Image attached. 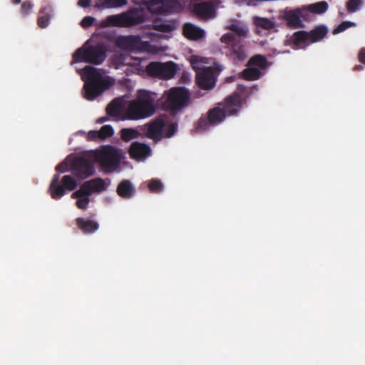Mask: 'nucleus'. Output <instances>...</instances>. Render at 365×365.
Segmentation results:
<instances>
[{"label": "nucleus", "mask_w": 365, "mask_h": 365, "mask_svg": "<svg viewBox=\"0 0 365 365\" xmlns=\"http://www.w3.org/2000/svg\"><path fill=\"white\" fill-rule=\"evenodd\" d=\"M177 130L176 123L168 117H160L142 127V131L148 138L158 140L170 138Z\"/></svg>", "instance_id": "423d86ee"}, {"label": "nucleus", "mask_w": 365, "mask_h": 365, "mask_svg": "<svg viewBox=\"0 0 365 365\" xmlns=\"http://www.w3.org/2000/svg\"><path fill=\"white\" fill-rule=\"evenodd\" d=\"M113 129L110 125H104L99 130V135L101 139H104L113 135Z\"/></svg>", "instance_id": "c9c22d12"}, {"label": "nucleus", "mask_w": 365, "mask_h": 365, "mask_svg": "<svg viewBox=\"0 0 365 365\" xmlns=\"http://www.w3.org/2000/svg\"><path fill=\"white\" fill-rule=\"evenodd\" d=\"M124 155L121 150L110 145L103 146L89 151L84 158L76 159L75 156L69 155L56 167V170L64 173L71 170L76 176L83 179L93 173V163H98L106 172H113L118 168Z\"/></svg>", "instance_id": "f257e3e1"}, {"label": "nucleus", "mask_w": 365, "mask_h": 365, "mask_svg": "<svg viewBox=\"0 0 365 365\" xmlns=\"http://www.w3.org/2000/svg\"><path fill=\"white\" fill-rule=\"evenodd\" d=\"M328 29L324 26H320L309 33L311 43H315L322 40L327 34Z\"/></svg>", "instance_id": "c756f323"}, {"label": "nucleus", "mask_w": 365, "mask_h": 365, "mask_svg": "<svg viewBox=\"0 0 365 365\" xmlns=\"http://www.w3.org/2000/svg\"><path fill=\"white\" fill-rule=\"evenodd\" d=\"M157 37H159V36L155 34H151V36H150V38L152 41H153Z\"/></svg>", "instance_id": "a18cd8bd"}, {"label": "nucleus", "mask_w": 365, "mask_h": 365, "mask_svg": "<svg viewBox=\"0 0 365 365\" xmlns=\"http://www.w3.org/2000/svg\"><path fill=\"white\" fill-rule=\"evenodd\" d=\"M32 8V6L30 3L29 2H24L23 4H22V11L24 14H28L29 11Z\"/></svg>", "instance_id": "a19ab883"}, {"label": "nucleus", "mask_w": 365, "mask_h": 365, "mask_svg": "<svg viewBox=\"0 0 365 365\" xmlns=\"http://www.w3.org/2000/svg\"><path fill=\"white\" fill-rule=\"evenodd\" d=\"M154 28L155 30H158L165 34H162L160 37L163 38H170L171 36L169 35L173 30L175 29V25L174 24H156L154 25Z\"/></svg>", "instance_id": "473e14b6"}, {"label": "nucleus", "mask_w": 365, "mask_h": 365, "mask_svg": "<svg viewBox=\"0 0 365 365\" xmlns=\"http://www.w3.org/2000/svg\"><path fill=\"white\" fill-rule=\"evenodd\" d=\"M91 43V41H88L74 53L72 64L79 62L101 64L104 61L106 58L104 48L101 46H93Z\"/></svg>", "instance_id": "0eeeda50"}, {"label": "nucleus", "mask_w": 365, "mask_h": 365, "mask_svg": "<svg viewBox=\"0 0 365 365\" xmlns=\"http://www.w3.org/2000/svg\"><path fill=\"white\" fill-rule=\"evenodd\" d=\"M184 36L191 40H197L205 36V32L200 28L195 25L187 23L183 26Z\"/></svg>", "instance_id": "393cba45"}, {"label": "nucleus", "mask_w": 365, "mask_h": 365, "mask_svg": "<svg viewBox=\"0 0 365 365\" xmlns=\"http://www.w3.org/2000/svg\"><path fill=\"white\" fill-rule=\"evenodd\" d=\"M145 7L152 13L177 11L181 9L176 0H151L145 2Z\"/></svg>", "instance_id": "2eb2a0df"}, {"label": "nucleus", "mask_w": 365, "mask_h": 365, "mask_svg": "<svg viewBox=\"0 0 365 365\" xmlns=\"http://www.w3.org/2000/svg\"><path fill=\"white\" fill-rule=\"evenodd\" d=\"M305 9L297 10H284L280 13V18L285 20L290 26L298 27L301 26L300 17L304 16Z\"/></svg>", "instance_id": "a211bd4d"}, {"label": "nucleus", "mask_w": 365, "mask_h": 365, "mask_svg": "<svg viewBox=\"0 0 365 365\" xmlns=\"http://www.w3.org/2000/svg\"><path fill=\"white\" fill-rule=\"evenodd\" d=\"M359 58L361 62L365 63V48L361 50Z\"/></svg>", "instance_id": "37998d69"}, {"label": "nucleus", "mask_w": 365, "mask_h": 365, "mask_svg": "<svg viewBox=\"0 0 365 365\" xmlns=\"http://www.w3.org/2000/svg\"><path fill=\"white\" fill-rule=\"evenodd\" d=\"M95 21V19L91 16H86L83 18L81 22V26L83 28H87L91 26L93 22Z\"/></svg>", "instance_id": "58836bf2"}, {"label": "nucleus", "mask_w": 365, "mask_h": 365, "mask_svg": "<svg viewBox=\"0 0 365 365\" xmlns=\"http://www.w3.org/2000/svg\"><path fill=\"white\" fill-rule=\"evenodd\" d=\"M121 138L124 141H130L133 139L137 138L140 136V133L133 128H124L120 131Z\"/></svg>", "instance_id": "72a5a7b5"}, {"label": "nucleus", "mask_w": 365, "mask_h": 365, "mask_svg": "<svg viewBox=\"0 0 365 365\" xmlns=\"http://www.w3.org/2000/svg\"><path fill=\"white\" fill-rule=\"evenodd\" d=\"M148 187L150 191L153 192H159L163 188L162 182L157 180H151L148 184Z\"/></svg>", "instance_id": "e433bc0d"}, {"label": "nucleus", "mask_w": 365, "mask_h": 365, "mask_svg": "<svg viewBox=\"0 0 365 365\" xmlns=\"http://www.w3.org/2000/svg\"><path fill=\"white\" fill-rule=\"evenodd\" d=\"M113 64L116 68H120L123 65H128L133 67V71L137 72L140 75L144 73V71L140 66V62L138 59H132L130 56L120 55L113 61Z\"/></svg>", "instance_id": "412c9836"}, {"label": "nucleus", "mask_w": 365, "mask_h": 365, "mask_svg": "<svg viewBox=\"0 0 365 365\" xmlns=\"http://www.w3.org/2000/svg\"><path fill=\"white\" fill-rule=\"evenodd\" d=\"M225 29L234 31L239 37H245L249 34L247 26L242 21L238 19H230Z\"/></svg>", "instance_id": "4be33fe9"}, {"label": "nucleus", "mask_w": 365, "mask_h": 365, "mask_svg": "<svg viewBox=\"0 0 365 365\" xmlns=\"http://www.w3.org/2000/svg\"><path fill=\"white\" fill-rule=\"evenodd\" d=\"M59 184V175H54L48 187V193L54 200L61 199L66 193V190H73L77 186V182L71 175H64Z\"/></svg>", "instance_id": "9b49d317"}, {"label": "nucleus", "mask_w": 365, "mask_h": 365, "mask_svg": "<svg viewBox=\"0 0 365 365\" xmlns=\"http://www.w3.org/2000/svg\"><path fill=\"white\" fill-rule=\"evenodd\" d=\"M220 48L223 53L235 61H243L247 56L244 48L231 33H226L221 36Z\"/></svg>", "instance_id": "1a4fd4ad"}, {"label": "nucleus", "mask_w": 365, "mask_h": 365, "mask_svg": "<svg viewBox=\"0 0 365 365\" xmlns=\"http://www.w3.org/2000/svg\"><path fill=\"white\" fill-rule=\"evenodd\" d=\"M242 107V101L238 95L227 98L224 104H220L211 110L207 117L202 118L198 121L196 130L198 132L207 130L224 120L226 116L236 113Z\"/></svg>", "instance_id": "7ed1b4c3"}, {"label": "nucleus", "mask_w": 365, "mask_h": 365, "mask_svg": "<svg viewBox=\"0 0 365 365\" xmlns=\"http://www.w3.org/2000/svg\"><path fill=\"white\" fill-rule=\"evenodd\" d=\"M126 3V0H96V6L101 9H113L123 6Z\"/></svg>", "instance_id": "bb28decb"}, {"label": "nucleus", "mask_w": 365, "mask_h": 365, "mask_svg": "<svg viewBox=\"0 0 365 365\" xmlns=\"http://www.w3.org/2000/svg\"><path fill=\"white\" fill-rule=\"evenodd\" d=\"M266 67V58L260 55L255 56L249 61L247 68L242 72V76L249 81L257 80L262 75V71Z\"/></svg>", "instance_id": "4468645a"}, {"label": "nucleus", "mask_w": 365, "mask_h": 365, "mask_svg": "<svg viewBox=\"0 0 365 365\" xmlns=\"http://www.w3.org/2000/svg\"><path fill=\"white\" fill-rule=\"evenodd\" d=\"M21 1V0H14V2L15 4H19Z\"/></svg>", "instance_id": "49530a36"}, {"label": "nucleus", "mask_w": 365, "mask_h": 365, "mask_svg": "<svg viewBox=\"0 0 365 365\" xmlns=\"http://www.w3.org/2000/svg\"><path fill=\"white\" fill-rule=\"evenodd\" d=\"M106 120V118H100L96 120L97 123H103Z\"/></svg>", "instance_id": "c03bdc74"}, {"label": "nucleus", "mask_w": 365, "mask_h": 365, "mask_svg": "<svg viewBox=\"0 0 365 365\" xmlns=\"http://www.w3.org/2000/svg\"><path fill=\"white\" fill-rule=\"evenodd\" d=\"M188 61L196 71L198 86L203 89H211L215 85L216 75L222 68L214 59L207 58L197 55H192Z\"/></svg>", "instance_id": "20e7f679"}, {"label": "nucleus", "mask_w": 365, "mask_h": 365, "mask_svg": "<svg viewBox=\"0 0 365 365\" xmlns=\"http://www.w3.org/2000/svg\"><path fill=\"white\" fill-rule=\"evenodd\" d=\"M143 19L144 16L140 11L133 10L127 14L108 16L103 24L104 26H128L140 24Z\"/></svg>", "instance_id": "f8f14e48"}, {"label": "nucleus", "mask_w": 365, "mask_h": 365, "mask_svg": "<svg viewBox=\"0 0 365 365\" xmlns=\"http://www.w3.org/2000/svg\"><path fill=\"white\" fill-rule=\"evenodd\" d=\"M195 15L203 19H210L215 16V9L210 3H197L193 6Z\"/></svg>", "instance_id": "aec40b11"}, {"label": "nucleus", "mask_w": 365, "mask_h": 365, "mask_svg": "<svg viewBox=\"0 0 365 365\" xmlns=\"http://www.w3.org/2000/svg\"><path fill=\"white\" fill-rule=\"evenodd\" d=\"M252 23L255 26L257 33L259 32V29L271 30L274 29L276 26L274 19H269L257 16L252 17Z\"/></svg>", "instance_id": "a878e982"}, {"label": "nucleus", "mask_w": 365, "mask_h": 365, "mask_svg": "<svg viewBox=\"0 0 365 365\" xmlns=\"http://www.w3.org/2000/svg\"><path fill=\"white\" fill-rule=\"evenodd\" d=\"M163 103L166 108L176 110L186 106L190 99L188 91L184 88H173L163 95Z\"/></svg>", "instance_id": "9d476101"}, {"label": "nucleus", "mask_w": 365, "mask_h": 365, "mask_svg": "<svg viewBox=\"0 0 365 365\" xmlns=\"http://www.w3.org/2000/svg\"><path fill=\"white\" fill-rule=\"evenodd\" d=\"M117 44L122 48L135 50L150 54H157L165 51V48L153 46L147 41H143L137 36H121L117 40Z\"/></svg>", "instance_id": "6e6552de"}, {"label": "nucleus", "mask_w": 365, "mask_h": 365, "mask_svg": "<svg viewBox=\"0 0 365 365\" xmlns=\"http://www.w3.org/2000/svg\"><path fill=\"white\" fill-rule=\"evenodd\" d=\"M155 111V97L147 91H140L137 98L128 105V119L140 120L148 118Z\"/></svg>", "instance_id": "39448f33"}, {"label": "nucleus", "mask_w": 365, "mask_h": 365, "mask_svg": "<svg viewBox=\"0 0 365 365\" xmlns=\"http://www.w3.org/2000/svg\"><path fill=\"white\" fill-rule=\"evenodd\" d=\"M361 66H356V69H361Z\"/></svg>", "instance_id": "de8ad7c7"}, {"label": "nucleus", "mask_w": 365, "mask_h": 365, "mask_svg": "<svg viewBox=\"0 0 365 365\" xmlns=\"http://www.w3.org/2000/svg\"><path fill=\"white\" fill-rule=\"evenodd\" d=\"M287 42L294 49L303 48L312 43L309 33L304 31L295 32L292 36H288Z\"/></svg>", "instance_id": "f3484780"}, {"label": "nucleus", "mask_w": 365, "mask_h": 365, "mask_svg": "<svg viewBox=\"0 0 365 365\" xmlns=\"http://www.w3.org/2000/svg\"><path fill=\"white\" fill-rule=\"evenodd\" d=\"M91 1L90 0H79L78 2V4L79 6L81 7H87L90 5Z\"/></svg>", "instance_id": "79ce46f5"}, {"label": "nucleus", "mask_w": 365, "mask_h": 365, "mask_svg": "<svg viewBox=\"0 0 365 365\" xmlns=\"http://www.w3.org/2000/svg\"><path fill=\"white\" fill-rule=\"evenodd\" d=\"M90 192L82 185L79 190L72 194L71 197L72 198L76 199V206L79 209L84 210L87 207L90 202Z\"/></svg>", "instance_id": "5701e85b"}, {"label": "nucleus", "mask_w": 365, "mask_h": 365, "mask_svg": "<svg viewBox=\"0 0 365 365\" xmlns=\"http://www.w3.org/2000/svg\"><path fill=\"white\" fill-rule=\"evenodd\" d=\"M355 25H356L355 23L351 22V21L342 22L341 24H339L336 28H335L334 29L333 34H337L339 33H341V32L345 31L346 29H347L348 28H349L351 26H354Z\"/></svg>", "instance_id": "4c0bfd02"}, {"label": "nucleus", "mask_w": 365, "mask_h": 365, "mask_svg": "<svg viewBox=\"0 0 365 365\" xmlns=\"http://www.w3.org/2000/svg\"><path fill=\"white\" fill-rule=\"evenodd\" d=\"M107 113L116 120H128L127 118L128 107L126 108H125L124 100L121 98H117L113 101L107 107Z\"/></svg>", "instance_id": "dca6fc26"}, {"label": "nucleus", "mask_w": 365, "mask_h": 365, "mask_svg": "<svg viewBox=\"0 0 365 365\" xmlns=\"http://www.w3.org/2000/svg\"><path fill=\"white\" fill-rule=\"evenodd\" d=\"M361 5V0H349L346 3V8L349 12L353 13L359 9Z\"/></svg>", "instance_id": "f704fd0d"}, {"label": "nucleus", "mask_w": 365, "mask_h": 365, "mask_svg": "<svg viewBox=\"0 0 365 365\" xmlns=\"http://www.w3.org/2000/svg\"><path fill=\"white\" fill-rule=\"evenodd\" d=\"M78 72L84 81L83 96L88 100H93L115 84V80L107 76L105 71L93 66H86Z\"/></svg>", "instance_id": "f03ea898"}, {"label": "nucleus", "mask_w": 365, "mask_h": 365, "mask_svg": "<svg viewBox=\"0 0 365 365\" xmlns=\"http://www.w3.org/2000/svg\"><path fill=\"white\" fill-rule=\"evenodd\" d=\"M306 11H309L313 14H322L327 11L328 9V4L327 1H322L315 4L309 5L304 8Z\"/></svg>", "instance_id": "7c9ffc66"}, {"label": "nucleus", "mask_w": 365, "mask_h": 365, "mask_svg": "<svg viewBox=\"0 0 365 365\" xmlns=\"http://www.w3.org/2000/svg\"><path fill=\"white\" fill-rule=\"evenodd\" d=\"M109 182H107L101 178H96L92 180L86 182L83 186L88 190L90 194L93 192H101L108 187Z\"/></svg>", "instance_id": "b1692460"}, {"label": "nucleus", "mask_w": 365, "mask_h": 365, "mask_svg": "<svg viewBox=\"0 0 365 365\" xmlns=\"http://www.w3.org/2000/svg\"><path fill=\"white\" fill-rule=\"evenodd\" d=\"M51 15V9L49 6L41 10L38 20V24L41 28H46L48 25Z\"/></svg>", "instance_id": "2f4dec72"}, {"label": "nucleus", "mask_w": 365, "mask_h": 365, "mask_svg": "<svg viewBox=\"0 0 365 365\" xmlns=\"http://www.w3.org/2000/svg\"><path fill=\"white\" fill-rule=\"evenodd\" d=\"M87 138L88 140H96L100 138L99 131L91 130L87 133Z\"/></svg>", "instance_id": "ea45409f"}, {"label": "nucleus", "mask_w": 365, "mask_h": 365, "mask_svg": "<svg viewBox=\"0 0 365 365\" xmlns=\"http://www.w3.org/2000/svg\"><path fill=\"white\" fill-rule=\"evenodd\" d=\"M117 192L122 197L129 198L133 195L134 188L130 181L124 180L119 184Z\"/></svg>", "instance_id": "cd10ccee"}, {"label": "nucleus", "mask_w": 365, "mask_h": 365, "mask_svg": "<svg viewBox=\"0 0 365 365\" xmlns=\"http://www.w3.org/2000/svg\"><path fill=\"white\" fill-rule=\"evenodd\" d=\"M77 225L85 233H91L98 229V224L94 221L85 220L82 218L77 220Z\"/></svg>", "instance_id": "c85d7f7f"}, {"label": "nucleus", "mask_w": 365, "mask_h": 365, "mask_svg": "<svg viewBox=\"0 0 365 365\" xmlns=\"http://www.w3.org/2000/svg\"><path fill=\"white\" fill-rule=\"evenodd\" d=\"M176 71L177 65L173 62H153L146 67L148 74L162 78H172Z\"/></svg>", "instance_id": "ddd939ff"}, {"label": "nucleus", "mask_w": 365, "mask_h": 365, "mask_svg": "<svg viewBox=\"0 0 365 365\" xmlns=\"http://www.w3.org/2000/svg\"><path fill=\"white\" fill-rule=\"evenodd\" d=\"M150 147L138 142L133 143L129 149L130 156L138 161L144 160L150 155Z\"/></svg>", "instance_id": "6ab92c4d"}]
</instances>
